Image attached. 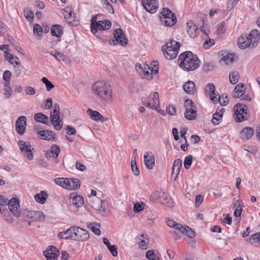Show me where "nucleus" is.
Returning a JSON list of instances; mask_svg holds the SVG:
<instances>
[{"label":"nucleus","instance_id":"obj_36","mask_svg":"<svg viewBox=\"0 0 260 260\" xmlns=\"http://www.w3.org/2000/svg\"><path fill=\"white\" fill-rule=\"evenodd\" d=\"M48 197L47 192L46 191H41L40 193H37L35 196L36 201L41 204H44Z\"/></svg>","mask_w":260,"mask_h":260},{"label":"nucleus","instance_id":"obj_31","mask_svg":"<svg viewBox=\"0 0 260 260\" xmlns=\"http://www.w3.org/2000/svg\"><path fill=\"white\" fill-rule=\"evenodd\" d=\"M160 21L161 23L165 24L166 26H172L176 23L177 20L176 16H166L160 17Z\"/></svg>","mask_w":260,"mask_h":260},{"label":"nucleus","instance_id":"obj_15","mask_svg":"<svg viewBox=\"0 0 260 260\" xmlns=\"http://www.w3.org/2000/svg\"><path fill=\"white\" fill-rule=\"evenodd\" d=\"M16 132L20 135H23L26 126V118L24 116L18 117L15 123Z\"/></svg>","mask_w":260,"mask_h":260},{"label":"nucleus","instance_id":"obj_55","mask_svg":"<svg viewBox=\"0 0 260 260\" xmlns=\"http://www.w3.org/2000/svg\"><path fill=\"white\" fill-rule=\"evenodd\" d=\"M192 156L191 155L187 156L184 161V166L186 169H188L192 163Z\"/></svg>","mask_w":260,"mask_h":260},{"label":"nucleus","instance_id":"obj_18","mask_svg":"<svg viewBox=\"0 0 260 260\" xmlns=\"http://www.w3.org/2000/svg\"><path fill=\"white\" fill-rule=\"evenodd\" d=\"M59 251L53 246H50L44 252V255L47 260H56L59 256Z\"/></svg>","mask_w":260,"mask_h":260},{"label":"nucleus","instance_id":"obj_23","mask_svg":"<svg viewBox=\"0 0 260 260\" xmlns=\"http://www.w3.org/2000/svg\"><path fill=\"white\" fill-rule=\"evenodd\" d=\"M37 135L40 138L48 141L53 140L55 136L53 132L44 130L38 132Z\"/></svg>","mask_w":260,"mask_h":260},{"label":"nucleus","instance_id":"obj_22","mask_svg":"<svg viewBox=\"0 0 260 260\" xmlns=\"http://www.w3.org/2000/svg\"><path fill=\"white\" fill-rule=\"evenodd\" d=\"M206 92L209 94L211 100L214 102H217V94L215 93V87L213 83L208 84L205 88Z\"/></svg>","mask_w":260,"mask_h":260},{"label":"nucleus","instance_id":"obj_19","mask_svg":"<svg viewBox=\"0 0 260 260\" xmlns=\"http://www.w3.org/2000/svg\"><path fill=\"white\" fill-rule=\"evenodd\" d=\"M167 199L165 192L162 190L156 191L150 196V200L151 201L154 202L158 200L160 203L164 204H166Z\"/></svg>","mask_w":260,"mask_h":260},{"label":"nucleus","instance_id":"obj_41","mask_svg":"<svg viewBox=\"0 0 260 260\" xmlns=\"http://www.w3.org/2000/svg\"><path fill=\"white\" fill-rule=\"evenodd\" d=\"M100 226V223L97 222H90L87 223V227L90 229L93 233L96 235L101 234V230L99 228Z\"/></svg>","mask_w":260,"mask_h":260},{"label":"nucleus","instance_id":"obj_62","mask_svg":"<svg viewBox=\"0 0 260 260\" xmlns=\"http://www.w3.org/2000/svg\"><path fill=\"white\" fill-rule=\"evenodd\" d=\"M108 248L113 256H117L118 251L117 249V246L116 245H111Z\"/></svg>","mask_w":260,"mask_h":260},{"label":"nucleus","instance_id":"obj_25","mask_svg":"<svg viewBox=\"0 0 260 260\" xmlns=\"http://www.w3.org/2000/svg\"><path fill=\"white\" fill-rule=\"evenodd\" d=\"M166 222L169 226L177 230L182 234H184L186 228L188 229V226L177 223L173 219L168 220Z\"/></svg>","mask_w":260,"mask_h":260},{"label":"nucleus","instance_id":"obj_56","mask_svg":"<svg viewBox=\"0 0 260 260\" xmlns=\"http://www.w3.org/2000/svg\"><path fill=\"white\" fill-rule=\"evenodd\" d=\"M249 241L252 243L258 242L260 241V232L251 235Z\"/></svg>","mask_w":260,"mask_h":260},{"label":"nucleus","instance_id":"obj_64","mask_svg":"<svg viewBox=\"0 0 260 260\" xmlns=\"http://www.w3.org/2000/svg\"><path fill=\"white\" fill-rule=\"evenodd\" d=\"M167 110L168 112L171 115H174L176 114V107L174 105H169L167 108Z\"/></svg>","mask_w":260,"mask_h":260},{"label":"nucleus","instance_id":"obj_60","mask_svg":"<svg viewBox=\"0 0 260 260\" xmlns=\"http://www.w3.org/2000/svg\"><path fill=\"white\" fill-rule=\"evenodd\" d=\"M187 236L188 237L190 238H192L195 237L196 233L194 231H193L188 226V229L186 228V230L184 232V234Z\"/></svg>","mask_w":260,"mask_h":260},{"label":"nucleus","instance_id":"obj_39","mask_svg":"<svg viewBox=\"0 0 260 260\" xmlns=\"http://www.w3.org/2000/svg\"><path fill=\"white\" fill-rule=\"evenodd\" d=\"M50 151V153H48L46 154L47 157H51V156H50V154H52L53 155V157L56 159L57 158V157L60 153V149L58 145L53 144L51 146Z\"/></svg>","mask_w":260,"mask_h":260},{"label":"nucleus","instance_id":"obj_38","mask_svg":"<svg viewBox=\"0 0 260 260\" xmlns=\"http://www.w3.org/2000/svg\"><path fill=\"white\" fill-rule=\"evenodd\" d=\"M245 92V89L242 84H237L233 91V96L235 98H239L243 95Z\"/></svg>","mask_w":260,"mask_h":260},{"label":"nucleus","instance_id":"obj_59","mask_svg":"<svg viewBox=\"0 0 260 260\" xmlns=\"http://www.w3.org/2000/svg\"><path fill=\"white\" fill-rule=\"evenodd\" d=\"M161 14L162 15L161 17H174L175 14H173L168 8H164L163 11L161 12Z\"/></svg>","mask_w":260,"mask_h":260},{"label":"nucleus","instance_id":"obj_13","mask_svg":"<svg viewBox=\"0 0 260 260\" xmlns=\"http://www.w3.org/2000/svg\"><path fill=\"white\" fill-rule=\"evenodd\" d=\"M235 113L237 116L236 121L237 122H241L248 119V115L247 113V106L242 104H237L234 107Z\"/></svg>","mask_w":260,"mask_h":260},{"label":"nucleus","instance_id":"obj_7","mask_svg":"<svg viewBox=\"0 0 260 260\" xmlns=\"http://www.w3.org/2000/svg\"><path fill=\"white\" fill-rule=\"evenodd\" d=\"M18 144L23 156L29 160H32L34 159V154L35 152V150L30 145V142L20 140L18 141Z\"/></svg>","mask_w":260,"mask_h":260},{"label":"nucleus","instance_id":"obj_32","mask_svg":"<svg viewBox=\"0 0 260 260\" xmlns=\"http://www.w3.org/2000/svg\"><path fill=\"white\" fill-rule=\"evenodd\" d=\"M27 216L33 220H42L44 218V214L38 211H29L27 212Z\"/></svg>","mask_w":260,"mask_h":260},{"label":"nucleus","instance_id":"obj_33","mask_svg":"<svg viewBox=\"0 0 260 260\" xmlns=\"http://www.w3.org/2000/svg\"><path fill=\"white\" fill-rule=\"evenodd\" d=\"M195 84L193 81H188L183 84L185 92L188 94H193L195 91Z\"/></svg>","mask_w":260,"mask_h":260},{"label":"nucleus","instance_id":"obj_6","mask_svg":"<svg viewBox=\"0 0 260 260\" xmlns=\"http://www.w3.org/2000/svg\"><path fill=\"white\" fill-rule=\"evenodd\" d=\"M93 208L96 210V213L103 217L108 216L110 213L108 202L95 199L92 202Z\"/></svg>","mask_w":260,"mask_h":260},{"label":"nucleus","instance_id":"obj_45","mask_svg":"<svg viewBox=\"0 0 260 260\" xmlns=\"http://www.w3.org/2000/svg\"><path fill=\"white\" fill-rule=\"evenodd\" d=\"M25 17L29 21H31L34 18V13L33 11L29 9L25 8L24 9Z\"/></svg>","mask_w":260,"mask_h":260},{"label":"nucleus","instance_id":"obj_24","mask_svg":"<svg viewBox=\"0 0 260 260\" xmlns=\"http://www.w3.org/2000/svg\"><path fill=\"white\" fill-rule=\"evenodd\" d=\"M254 129L250 127H246L244 128L240 133L241 139L245 141L250 139L254 134Z\"/></svg>","mask_w":260,"mask_h":260},{"label":"nucleus","instance_id":"obj_63","mask_svg":"<svg viewBox=\"0 0 260 260\" xmlns=\"http://www.w3.org/2000/svg\"><path fill=\"white\" fill-rule=\"evenodd\" d=\"M239 0H228L227 9L228 10H231L237 4Z\"/></svg>","mask_w":260,"mask_h":260},{"label":"nucleus","instance_id":"obj_52","mask_svg":"<svg viewBox=\"0 0 260 260\" xmlns=\"http://www.w3.org/2000/svg\"><path fill=\"white\" fill-rule=\"evenodd\" d=\"M216 27L218 32L220 33L221 35L224 34L226 31V26L224 22H221L219 23L216 25Z\"/></svg>","mask_w":260,"mask_h":260},{"label":"nucleus","instance_id":"obj_35","mask_svg":"<svg viewBox=\"0 0 260 260\" xmlns=\"http://www.w3.org/2000/svg\"><path fill=\"white\" fill-rule=\"evenodd\" d=\"M34 119L37 122L48 124L49 120L47 116L42 113H37L34 115Z\"/></svg>","mask_w":260,"mask_h":260},{"label":"nucleus","instance_id":"obj_51","mask_svg":"<svg viewBox=\"0 0 260 260\" xmlns=\"http://www.w3.org/2000/svg\"><path fill=\"white\" fill-rule=\"evenodd\" d=\"M12 76V73L9 70L5 71L3 75V79L5 81L4 84L6 83H10V79Z\"/></svg>","mask_w":260,"mask_h":260},{"label":"nucleus","instance_id":"obj_43","mask_svg":"<svg viewBox=\"0 0 260 260\" xmlns=\"http://www.w3.org/2000/svg\"><path fill=\"white\" fill-rule=\"evenodd\" d=\"M243 206V202L240 201H238L237 203L235 205V207L236 209L234 211V215L236 217H240L241 216L242 208V207Z\"/></svg>","mask_w":260,"mask_h":260},{"label":"nucleus","instance_id":"obj_53","mask_svg":"<svg viewBox=\"0 0 260 260\" xmlns=\"http://www.w3.org/2000/svg\"><path fill=\"white\" fill-rule=\"evenodd\" d=\"M1 215L4 218H5V220L7 222H8L9 223H12L13 222V221H14L13 218L7 209L6 210V212H3Z\"/></svg>","mask_w":260,"mask_h":260},{"label":"nucleus","instance_id":"obj_11","mask_svg":"<svg viewBox=\"0 0 260 260\" xmlns=\"http://www.w3.org/2000/svg\"><path fill=\"white\" fill-rule=\"evenodd\" d=\"M72 227L73 235L72 236V240L78 241H84L88 240L90 236L87 231L76 226Z\"/></svg>","mask_w":260,"mask_h":260},{"label":"nucleus","instance_id":"obj_2","mask_svg":"<svg viewBox=\"0 0 260 260\" xmlns=\"http://www.w3.org/2000/svg\"><path fill=\"white\" fill-rule=\"evenodd\" d=\"M200 62L197 56L190 51L181 53L178 59L179 67L186 71H194L198 69L200 66Z\"/></svg>","mask_w":260,"mask_h":260},{"label":"nucleus","instance_id":"obj_9","mask_svg":"<svg viewBox=\"0 0 260 260\" xmlns=\"http://www.w3.org/2000/svg\"><path fill=\"white\" fill-rule=\"evenodd\" d=\"M60 108L58 104L55 103L54 105L53 112L50 113V121L56 130L59 131L62 127V120H60Z\"/></svg>","mask_w":260,"mask_h":260},{"label":"nucleus","instance_id":"obj_14","mask_svg":"<svg viewBox=\"0 0 260 260\" xmlns=\"http://www.w3.org/2000/svg\"><path fill=\"white\" fill-rule=\"evenodd\" d=\"M144 9L150 13H155L158 6V0H142Z\"/></svg>","mask_w":260,"mask_h":260},{"label":"nucleus","instance_id":"obj_37","mask_svg":"<svg viewBox=\"0 0 260 260\" xmlns=\"http://www.w3.org/2000/svg\"><path fill=\"white\" fill-rule=\"evenodd\" d=\"M68 9H69V8H67L64 10L66 14H64V17L65 19L66 20V21L68 23L72 24L73 25V24H74V23H73L72 20H74V21H75L76 17L75 16L74 13H72L73 10H72L71 9H70V10L69 11Z\"/></svg>","mask_w":260,"mask_h":260},{"label":"nucleus","instance_id":"obj_48","mask_svg":"<svg viewBox=\"0 0 260 260\" xmlns=\"http://www.w3.org/2000/svg\"><path fill=\"white\" fill-rule=\"evenodd\" d=\"M42 81L45 84L46 90L48 91H50L54 87V85L46 77H43Z\"/></svg>","mask_w":260,"mask_h":260},{"label":"nucleus","instance_id":"obj_17","mask_svg":"<svg viewBox=\"0 0 260 260\" xmlns=\"http://www.w3.org/2000/svg\"><path fill=\"white\" fill-rule=\"evenodd\" d=\"M144 161L147 169L151 170L155 166V156L152 152L146 151L144 155Z\"/></svg>","mask_w":260,"mask_h":260},{"label":"nucleus","instance_id":"obj_50","mask_svg":"<svg viewBox=\"0 0 260 260\" xmlns=\"http://www.w3.org/2000/svg\"><path fill=\"white\" fill-rule=\"evenodd\" d=\"M131 168L132 170V172L134 174L138 176L140 174V172L138 167H137V163L136 160H132L131 161Z\"/></svg>","mask_w":260,"mask_h":260},{"label":"nucleus","instance_id":"obj_12","mask_svg":"<svg viewBox=\"0 0 260 260\" xmlns=\"http://www.w3.org/2000/svg\"><path fill=\"white\" fill-rule=\"evenodd\" d=\"M113 35L115 40L112 39L109 40V44L110 45H115L117 43H118L123 46L127 44V39L121 29L118 28L114 30Z\"/></svg>","mask_w":260,"mask_h":260},{"label":"nucleus","instance_id":"obj_44","mask_svg":"<svg viewBox=\"0 0 260 260\" xmlns=\"http://www.w3.org/2000/svg\"><path fill=\"white\" fill-rule=\"evenodd\" d=\"M222 113H219L216 112L213 114V117L212 119V122L214 125H218L222 120Z\"/></svg>","mask_w":260,"mask_h":260},{"label":"nucleus","instance_id":"obj_30","mask_svg":"<svg viewBox=\"0 0 260 260\" xmlns=\"http://www.w3.org/2000/svg\"><path fill=\"white\" fill-rule=\"evenodd\" d=\"M143 79L150 80L152 78V71L150 67L146 64H143V70L141 73Z\"/></svg>","mask_w":260,"mask_h":260},{"label":"nucleus","instance_id":"obj_21","mask_svg":"<svg viewBox=\"0 0 260 260\" xmlns=\"http://www.w3.org/2000/svg\"><path fill=\"white\" fill-rule=\"evenodd\" d=\"M186 29L188 34L191 38H194L199 33L197 25L191 21L186 23Z\"/></svg>","mask_w":260,"mask_h":260},{"label":"nucleus","instance_id":"obj_27","mask_svg":"<svg viewBox=\"0 0 260 260\" xmlns=\"http://www.w3.org/2000/svg\"><path fill=\"white\" fill-rule=\"evenodd\" d=\"M88 114L89 115L91 119L95 121H101L104 122L106 121V119L103 117L99 112L96 111H93L89 109L87 111Z\"/></svg>","mask_w":260,"mask_h":260},{"label":"nucleus","instance_id":"obj_28","mask_svg":"<svg viewBox=\"0 0 260 260\" xmlns=\"http://www.w3.org/2000/svg\"><path fill=\"white\" fill-rule=\"evenodd\" d=\"M4 57L7 60L13 65H18L20 64V59L16 56L9 53L7 51L4 52Z\"/></svg>","mask_w":260,"mask_h":260},{"label":"nucleus","instance_id":"obj_42","mask_svg":"<svg viewBox=\"0 0 260 260\" xmlns=\"http://www.w3.org/2000/svg\"><path fill=\"white\" fill-rule=\"evenodd\" d=\"M239 78V74L237 71H234L230 73L229 79L232 84H235L237 83L238 82Z\"/></svg>","mask_w":260,"mask_h":260},{"label":"nucleus","instance_id":"obj_40","mask_svg":"<svg viewBox=\"0 0 260 260\" xmlns=\"http://www.w3.org/2000/svg\"><path fill=\"white\" fill-rule=\"evenodd\" d=\"M72 230L73 227L72 226L66 231L59 233L58 234V237L63 239H70L72 240V236L73 235V232Z\"/></svg>","mask_w":260,"mask_h":260},{"label":"nucleus","instance_id":"obj_10","mask_svg":"<svg viewBox=\"0 0 260 260\" xmlns=\"http://www.w3.org/2000/svg\"><path fill=\"white\" fill-rule=\"evenodd\" d=\"M143 104L151 109L157 110V107L159 106V94L157 92L150 95L149 98H143L142 99Z\"/></svg>","mask_w":260,"mask_h":260},{"label":"nucleus","instance_id":"obj_3","mask_svg":"<svg viewBox=\"0 0 260 260\" xmlns=\"http://www.w3.org/2000/svg\"><path fill=\"white\" fill-rule=\"evenodd\" d=\"M259 32L256 29L251 31L249 34L242 35L238 40V43L240 48L245 49L248 47H255L259 40Z\"/></svg>","mask_w":260,"mask_h":260},{"label":"nucleus","instance_id":"obj_1","mask_svg":"<svg viewBox=\"0 0 260 260\" xmlns=\"http://www.w3.org/2000/svg\"><path fill=\"white\" fill-rule=\"evenodd\" d=\"M92 90L103 103H110L112 102V88L108 82L101 81L95 82L92 86Z\"/></svg>","mask_w":260,"mask_h":260},{"label":"nucleus","instance_id":"obj_8","mask_svg":"<svg viewBox=\"0 0 260 260\" xmlns=\"http://www.w3.org/2000/svg\"><path fill=\"white\" fill-rule=\"evenodd\" d=\"M184 106L186 109L185 117L189 120L196 119L197 117V108L193 101L190 99L185 100Z\"/></svg>","mask_w":260,"mask_h":260},{"label":"nucleus","instance_id":"obj_47","mask_svg":"<svg viewBox=\"0 0 260 260\" xmlns=\"http://www.w3.org/2000/svg\"><path fill=\"white\" fill-rule=\"evenodd\" d=\"M146 257L149 260H158L159 257L154 252L153 250H149L146 253Z\"/></svg>","mask_w":260,"mask_h":260},{"label":"nucleus","instance_id":"obj_34","mask_svg":"<svg viewBox=\"0 0 260 260\" xmlns=\"http://www.w3.org/2000/svg\"><path fill=\"white\" fill-rule=\"evenodd\" d=\"M51 34L53 36L60 37L63 34V28L60 25H53L51 28Z\"/></svg>","mask_w":260,"mask_h":260},{"label":"nucleus","instance_id":"obj_29","mask_svg":"<svg viewBox=\"0 0 260 260\" xmlns=\"http://www.w3.org/2000/svg\"><path fill=\"white\" fill-rule=\"evenodd\" d=\"M111 26V22L108 20H105L104 21H99L96 23L94 26V28L97 30H106L110 28Z\"/></svg>","mask_w":260,"mask_h":260},{"label":"nucleus","instance_id":"obj_26","mask_svg":"<svg viewBox=\"0 0 260 260\" xmlns=\"http://www.w3.org/2000/svg\"><path fill=\"white\" fill-rule=\"evenodd\" d=\"M70 199L72 200V203L73 205L75 208H79L82 207L84 203V200L82 197L77 195L74 193H72L70 194Z\"/></svg>","mask_w":260,"mask_h":260},{"label":"nucleus","instance_id":"obj_49","mask_svg":"<svg viewBox=\"0 0 260 260\" xmlns=\"http://www.w3.org/2000/svg\"><path fill=\"white\" fill-rule=\"evenodd\" d=\"M4 90L5 91L4 94L5 98L6 99L9 98L12 93V90L10 86V83H6V84H4Z\"/></svg>","mask_w":260,"mask_h":260},{"label":"nucleus","instance_id":"obj_46","mask_svg":"<svg viewBox=\"0 0 260 260\" xmlns=\"http://www.w3.org/2000/svg\"><path fill=\"white\" fill-rule=\"evenodd\" d=\"M145 204L143 202H137L134 206L133 211L135 213H139L144 209Z\"/></svg>","mask_w":260,"mask_h":260},{"label":"nucleus","instance_id":"obj_4","mask_svg":"<svg viewBox=\"0 0 260 260\" xmlns=\"http://www.w3.org/2000/svg\"><path fill=\"white\" fill-rule=\"evenodd\" d=\"M180 44L174 40H170L161 47L164 54L166 59L172 60L175 58L178 53Z\"/></svg>","mask_w":260,"mask_h":260},{"label":"nucleus","instance_id":"obj_16","mask_svg":"<svg viewBox=\"0 0 260 260\" xmlns=\"http://www.w3.org/2000/svg\"><path fill=\"white\" fill-rule=\"evenodd\" d=\"M8 206L10 211L16 217H19L21 215V213L18 210L19 208V201L18 199L13 198L8 202Z\"/></svg>","mask_w":260,"mask_h":260},{"label":"nucleus","instance_id":"obj_5","mask_svg":"<svg viewBox=\"0 0 260 260\" xmlns=\"http://www.w3.org/2000/svg\"><path fill=\"white\" fill-rule=\"evenodd\" d=\"M54 181L56 184L71 190L77 189L80 186V180L77 178H56Z\"/></svg>","mask_w":260,"mask_h":260},{"label":"nucleus","instance_id":"obj_58","mask_svg":"<svg viewBox=\"0 0 260 260\" xmlns=\"http://www.w3.org/2000/svg\"><path fill=\"white\" fill-rule=\"evenodd\" d=\"M54 55L55 58L59 61H64L67 59V56L64 54L60 52H55Z\"/></svg>","mask_w":260,"mask_h":260},{"label":"nucleus","instance_id":"obj_57","mask_svg":"<svg viewBox=\"0 0 260 260\" xmlns=\"http://www.w3.org/2000/svg\"><path fill=\"white\" fill-rule=\"evenodd\" d=\"M97 15H94L92 17L91 20V32L93 34L96 33V29L94 28V26L96 24V23L97 22Z\"/></svg>","mask_w":260,"mask_h":260},{"label":"nucleus","instance_id":"obj_54","mask_svg":"<svg viewBox=\"0 0 260 260\" xmlns=\"http://www.w3.org/2000/svg\"><path fill=\"white\" fill-rule=\"evenodd\" d=\"M34 34L39 37L41 36V32L43 31V28L39 24H35L33 28Z\"/></svg>","mask_w":260,"mask_h":260},{"label":"nucleus","instance_id":"obj_20","mask_svg":"<svg viewBox=\"0 0 260 260\" xmlns=\"http://www.w3.org/2000/svg\"><path fill=\"white\" fill-rule=\"evenodd\" d=\"M220 62L226 64L232 62L234 60L235 54L230 53L226 51L222 50L219 53Z\"/></svg>","mask_w":260,"mask_h":260},{"label":"nucleus","instance_id":"obj_61","mask_svg":"<svg viewBox=\"0 0 260 260\" xmlns=\"http://www.w3.org/2000/svg\"><path fill=\"white\" fill-rule=\"evenodd\" d=\"M215 44V41L213 39H209L206 40L204 43L203 46L205 49H208Z\"/></svg>","mask_w":260,"mask_h":260}]
</instances>
